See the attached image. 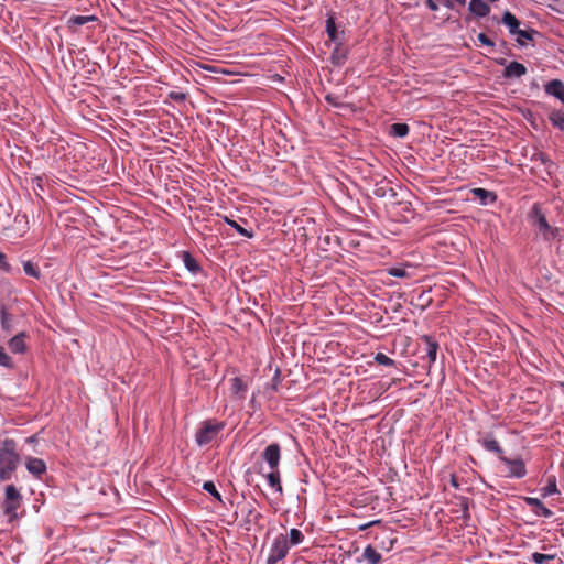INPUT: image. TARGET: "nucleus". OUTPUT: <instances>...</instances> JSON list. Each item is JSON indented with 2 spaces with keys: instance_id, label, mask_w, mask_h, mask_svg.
Instances as JSON below:
<instances>
[{
  "instance_id": "obj_42",
  "label": "nucleus",
  "mask_w": 564,
  "mask_h": 564,
  "mask_svg": "<svg viewBox=\"0 0 564 564\" xmlns=\"http://www.w3.org/2000/svg\"><path fill=\"white\" fill-rule=\"evenodd\" d=\"M370 524H366V525H361V529H366L367 527H369Z\"/></svg>"
},
{
  "instance_id": "obj_23",
  "label": "nucleus",
  "mask_w": 564,
  "mask_h": 564,
  "mask_svg": "<svg viewBox=\"0 0 564 564\" xmlns=\"http://www.w3.org/2000/svg\"><path fill=\"white\" fill-rule=\"evenodd\" d=\"M303 540H304V535L300 530H297V529L290 530L289 538H288L290 546L299 545L303 542Z\"/></svg>"
},
{
  "instance_id": "obj_41",
  "label": "nucleus",
  "mask_w": 564,
  "mask_h": 564,
  "mask_svg": "<svg viewBox=\"0 0 564 564\" xmlns=\"http://www.w3.org/2000/svg\"><path fill=\"white\" fill-rule=\"evenodd\" d=\"M35 440H36V437H35V436H30L29 438H26V442H28V443H34V442H35Z\"/></svg>"
},
{
  "instance_id": "obj_25",
  "label": "nucleus",
  "mask_w": 564,
  "mask_h": 564,
  "mask_svg": "<svg viewBox=\"0 0 564 564\" xmlns=\"http://www.w3.org/2000/svg\"><path fill=\"white\" fill-rule=\"evenodd\" d=\"M391 131L393 135L403 138L409 132V127L405 123H394L391 126Z\"/></svg>"
},
{
  "instance_id": "obj_24",
  "label": "nucleus",
  "mask_w": 564,
  "mask_h": 564,
  "mask_svg": "<svg viewBox=\"0 0 564 564\" xmlns=\"http://www.w3.org/2000/svg\"><path fill=\"white\" fill-rule=\"evenodd\" d=\"M326 31H327V34L329 36V39L333 41V42H337L339 41V35L337 33V30H336V25H335V21L333 18H329L327 20V23H326Z\"/></svg>"
},
{
  "instance_id": "obj_32",
  "label": "nucleus",
  "mask_w": 564,
  "mask_h": 564,
  "mask_svg": "<svg viewBox=\"0 0 564 564\" xmlns=\"http://www.w3.org/2000/svg\"><path fill=\"white\" fill-rule=\"evenodd\" d=\"M514 35H517V42L521 45H523L525 43V41L532 39L528 31L520 30V29Z\"/></svg>"
},
{
  "instance_id": "obj_14",
  "label": "nucleus",
  "mask_w": 564,
  "mask_h": 564,
  "mask_svg": "<svg viewBox=\"0 0 564 564\" xmlns=\"http://www.w3.org/2000/svg\"><path fill=\"white\" fill-rule=\"evenodd\" d=\"M503 24L509 29L511 34H516L519 31V20L509 11H506L502 17Z\"/></svg>"
},
{
  "instance_id": "obj_6",
  "label": "nucleus",
  "mask_w": 564,
  "mask_h": 564,
  "mask_svg": "<svg viewBox=\"0 0 564 564\" xmlns=\"http://www.w3.org/2000/svg\"><path fill=\"white\" fill-rule=\"evenodd\" d=\"M500 462L506 466V475L510 478H523L527 475V468L522 458H508L500 456Z\"/></svg>"
},
{
  "instance_id": "obj_17",
  "label": "nucleus",
  "mask_w": 564,
  "mask_h": 564,
  "mask_svg": "<svg viewBox=\"0 0 564 564\" xmlns=\"http://www.w3.org/2000/svg\"><path fill=\"white\" fill-rule=\"evenodd\" d=\"M94 21H97L96 15H73L67 20V25L68 28H73L75 25H84Z\"/></svg>"
},
{
  "instance_id": "obj_38",
  "label": "nucleus",
  "mask_w": 564,
  "mask_h": 564,
  "mask_svg": "<svg viewBox=\"0 0 564 564\" xmlns=\"http://www.w3.org/2000/svg\"><path fill=\"white\" fill-rule=\"evenodd\" d=\"M478 40L486 45H492V42L482 33L478 35Z\"/></svg>"
},
{
  "instance_id": "obj_22",
  "label": "nucleus",
  "mask_w": 564,
  "mask_h": 564,
  "mask_svg": "<svg viewBox=\"0 0 564 564\" xmlns=\"http://www.w3.org/2000/svg\"><path fill=\"white\" fill-rule=\"evenodd\" d=\"M473 192L478 198H480L481 203L485 205L494 202L496 198L494 193L486 191L484 188H475Z\"/></svg>"
},
{
  "instance_id": "obj_18",
  "label": "nucleus",
  "mask_w": 564,
  "mask_h": 564,
  "mask_svg": "<svg viewBox=\"0 0 564 564\" xmlns=\"http://www.w3.org/2000/svg\"><path fill=\"white\" fill-rule=\"evenodd\" d=\"M481 444L487 451L496 453L499 458L503 456V452L496 440L486 437L481 441Z\"/></svg>"
},
{
  "instance_id": "obj_33",
  "label": "nucleus",
  "mask_w": 564,
  "mask_h": 564,
  "mask_svg": "<svg viewBox=\"0 0 564 564\" xmlns=\"http://www.w3.org/2000/svg\"><path fill=\"white\" fill-rule=\"evenodd\" d=\"M228 224L235 228L240 235L242 236H246V237H252V234L249 232L248 230H246L245 228H242L239 224H237L235 220H228Z\"/></svg>"
},
{
  "instance_id": "obj_34",
  "label": "nucleus",
  "mask_w": 564,
  "mask_h": 564,
  "mask_svg": "<svg viewBox=\"0 0 564 564\" xmlns=\"http://www.w3.org/2000/svg\"><path fill=\"white\" fill-rule=\"evenodd\" d=\"M376 361L383 366H391L393 364V360L386 356L384 354H377Z\"/></svg>"
},
{
  "instance_id": "obj_7",
  "label": "nucleus",
  "mask_w": 564,
  "mask_h": 564,
  "mask_svg": "<svg viewBox=\"0 0 564 564\" xmlns=\"http://www.w3.org/2000/svg\"><path fill=\"white\" fill-rule=\"evenodd\" d=\"M262 457L264 462L268 464L270 470L279 469V464L281 459L280 446L278 444H270L263 451Z\"/></svg>"
},
{
  "instance_id": "obj_19",
  "label": "nucleus",
  "mask_w": 564,
  "mask_h": 564,
  "mask_svg": "<svg viewBox=\"0 0 564 564\" xmlns=\"http://www.w3.org/2000/svg\"><path fill=\"white\" fill-rule=\"evenodd\" d=\"M426 343V356L429 358L430 364L435 362L437 356L438 345L433 341L430 337H425Z\"/></svg>"
},
{
  "instance_id": "obj_9",
  "label": "nucleus",
  "mask_w": 564,
  "mask_h": 564,
  "mask_svg": "<svg viewBox=\"0 0 564 564\" xmlns=\"http://www.w3.org/2000/svg\"><path fill=\"white\" fill-rule=\"evenodd\" d=\"M524 501L528 506L535 508V513L540 517L550 518L552 516V511L547 509L540 499L533 497L524 498Z\"/></svg>"
},
{
  "instance_id": "obj_15",
  "label": "nucleus",
  "mask_w": 564,
  "mask_h": 564,
  "mask_svg": "<svg viewBox=\"0 0 564 564\" xmlns=\"http://www.w3.org/2000/svg\"><path fill=\"white\" fill-rule=\"evenodd\" d=\"M265 477L269 486L273 488L276 492L282 494L283 489L281 486L279 469L270 470V473Z\"/></svg>"
},
{
  "instance_id": "obj_30",
  "label": "nucleus",
  "mask_w": 564,
  "mask_h": 564,
  "mask_svg": "<svg viewBox=\"0 0 564 564\" xmlns=\"http://www.w3.org/2000/svg\"><path fill=\"white\" fill-rule=\"evenodd\" d=\"M388 273L392 276H397V278H406L409 276V273H408V270L406 268H403V267H394V268H390L388 270Z\"/></svg>"
},
{
  "instance_id": "obj_10",
  "label": "nucleus",
  "mask_w": 564,
  "mask_h": 564,
  "mask_svg": "<svg viewBox=\"0 0 564 564\" xmlns=\"http://www.w3.org/2000/svg\"><path fill=\"white\" fill-rule=\"evenodd\" d=\"M545 91L560 99L564 104V84L561 80L554 79L551 80L545 86Z\"/></svg>"
},
{
  "instance_id": "obj_21",
  "label": "nucleus",
  "mask_w": 564,
  "mask_h": 564,
  "mask_svg": "<svg viewBox=\"0 0 564 564\" xmlns=\"http://www.w3.org/2000/svg\"><path fill=\"white\" fill-rule=\"evenodd\" d=\"M549 119L554 127L564 132V112L553 111L550 113Z\"/></svg>"
},
{
  "instance_id": "obj_39",
  "label": "nucleus",
  "mask_w": 564,
  "mask_h": 564,
  "mask_svg": "<svg viewBox=\"0 0 564 564\" xmlns=\"http://www.w3.org/2000/svg\"><path fill=\"white\" fill-rule=\"evenodd\" d=\"M426 4L432 11H437L438 7L433 0H426Z\"/></svg>"
},
{
  "instance_id": "obj_28",
  "label": "nucleus",
  "mask_w": 564,
  "mask_h": 564,
  "mask_svg": "<svg viewBox=\"0 0 564 564\" xmlns=\"http://www.w3.org/2000/svg\"><path fill=\"white\" fill-rule=\"evenodd\" d=\"M23 270H24L25 274H28L30 276H33V278L40 276V270L32 262H29V261L24 262Z\"/></svg>"
},
{
  "instance_id": "obj_26",
  "label": "nucleus",
  "mask_w": 564,
  "mask_h": 564,
  "mask_svg": "<svg viewBox=\"0 0 564 564\" xmlns=\"http://www.w3.org/2000/svg\"><path fill=\"white\" fill-rule=\"evenodd\" d=\"M231 390L234 393L239 394L247 390V386L243 383V381L240 378L235 377L231 379Z\"/></svg>"
},
{
  "instance_id": "obj_40",
  "label": "nucleus",
  "mask_w": 564,
  "mask_h": 564,
  "mask_svg": "<svg viewBox=\"0 0 564 564\" xmlns=\"http://www.w3.org/2000/svg\"><path fill=\"white\" fill-rule=\"evenodd\" d=\"M6 264V257L0 252V267Z\"/></svg>"
},
{
  "instance_id": "obj_1",
  "label": "nucleus",
  "mask_w": 564,
  "mask_h": 564,
  "mask_svg": "<svg viewBox=\"0 0 564 564\" xmlns=\"http://www.w3.org/2000/svg\"><path fill=\"white\" fill-rule=\"evenodd\" d=\"M19 463L15 444L12 440H6L0 446V479L8 480Z\"/></svg>"
},
{
  "instance_id": "obj_8",
  "label": "nucleus",
  "mask_w": 564,
  "mask_h": 564,
  "mask_svg": "<svg viewBox=\"0 0 564 564\" xmlns=\"http://www.w3.org/2000/svg\"><path fill=\"white\" fill-rule=\"evenodd\" d=\"M28 471L34 476H41L46 470L45 463L40 458L28 457L25 460Z\"/></svg>"
},
{
  "instance_id": "obj_3",
  "label": "nucleus",
  "mask_w": 564,
  "mask_h": 564,
  "mask_svg": "<svg viewBox=\"0 0 564 564\" xmlns=\"http://www.w3.org/2000/svg\"><path fill=\"white\" fill-rule=\"evenodd\" d=\"M224 429V424L215 421L204 422L199 430L196 432V443L199 446H205L213 442L218 433Z\"/></svg>"
},
{
  "instance_id": "obj_11",
  "label": "nucleus",
  "mask_w": 564,
  "mask_h": 564,
  "mask_svg": "<svg viewBox=\"0 0 564 564\" xmlns=\"http://www.w3.org/2000/svg\"><path fill=\"white\" fill-rule=\"evenodd\" d=\"M527 73V68L523 64L518 62H511L505 69V76L508 78H519Z\"/></svg>"
},
{
  "instance_id": "obj_29",
  "label": "nucleus",
  "mask_w": 564,
  "mask_h": 564,
  "mask_svg": "<svg viewBox=\"0 0 564 564\" xmlns=\"http://www.w3.org/2000/svg\"><path fill=\"white\" fill-rule=\"evenodd\" d=\"M553 558H554V555H550V554H542V553H538V552L532 554V561L535 564H544L547 561H551Z\"/></svg>"
},
{
  "instance_id": "obj_5",
  "label": "nucleus",
  "mask_w": 564,
  "mask_h": 564,
  "mask_svg": "<svg viewBox=\"0 0 564 564\" xmlns=\"http://www.w3.org/2000/svg\"><path fill=\"white\" fill-rule=\"evenodd\" d=\"M286 535H279L274 539L268 556V564H276L285 557L290 550Z\"/></svg>"
},
{
  "instance_id": "obj_27",
  "label": "nucleus",
  "mask_w": 564,
  "mask_h": 564,
  "mask_svg": "<svg viewBox=\"0 0 564 564\" xmlns=\"http://www.w3.org/2000/svg\"><path fill=\"white\" fill-rule=\"evenodd\" d=\"M0 366L9 369L13 367L11 357L6 352L2 346H0Z\"/></svg>"
},
{
  "instance_id": "obj_37",
  "label": "nucleus",
  "mask_w": 564,
  "mask_h": 564,
  "mask_svg": "<svg viewBox=\"0 0 564 564\" xmlns=\"http://www.w3.org/2000/svg\"><path fill=\"white\" fill-rule=\"evenodd\" d=\"M443 3L447 8H453L455 3L465 4L466 0H443Z\"/></svg>"
},
{
  "instance_id": "obj_31",
  "label": "nucleus",
  "mask_w": 564,
  "mask_h": 564,
  "mask_svg": "<svg viewBox=\"0 0 564 564\" xmlns=\"http://www.w3.org/2000/svg\"><path fill=\"white\" fill-rule=\"evenodd\" d=\"M1 326L3 329L6 330H10L11 328V318H10V315L9 313L7 312V310L4 307L1 308Z\"/></svg>"
},
{
  "instance_id": "obj_20",
  "label": "nucleus",
  "mask_w": 564,
  "mask_h": 564,
  "mask_svg": "<svg viewBox=\"0 0 564 564\" xmlns=\"http://www.w3.org/2000/svg\"><path fill=\"white\" fill-rule=\"evenodd\" d=\"M541 491H542V497H544V498L558 492L557 486H556V479L554 476L547 477V485L544 488H542Z\"/></svg>"
},
{
  "instance_id": "obj_16",
  "label": "nucleus",
  "mask_w": 564,
  "mask_h": 564,
  "mask_svg": "<svg viewBox=\"0 0 564 564\" xmlns=\"http://www.w3.org/2000/svg\"><path fill=\"white\" fill-rule=\"evenodd\" d=\"M362 558L367 564H379L381 555L371 545H368L362 552Z\"/></svg>"
},
{
  "instance_id": "obj_36",
  "label": "nucleus",
  "mask_w": 564,
  "mask_h": 564,
  "mask_svg": "<svg viewBox=\"0 0 564 564\" xmlns=\"http://www.w3.org/2000/svg\"><path fill=\"white\" fill-rule=\"evenodd\" d=\"M185 264L188 270L195 271V269H196L195 261L188 254L185 256Z\"/></svg>"
},
{
  "instance_id": "obj_13",
  "label": "nucleus",
  "mask_w": 564,
  "mask_h": 564,
  "mask_svg": "<svg viewBox=\"0 0 564 564\" xmlns=\"http://www.w3.org/2000/svg\"><path fill=\"white\" fill-rule=\"evenodd\" d=\"M469 10L477 17H486L490 12L489 6L482 0H470Z\"/></svg>"
},
{
  "instance_id": "obj_12",
  "label": "nucleus",
  "mask_w": 564,
  "mask_h": 564,
  "mask_svg": "<svg viewBox=\"0 0 564 564\" xmlns=\"http://www.w3.org/2000/svg\"><path fill=\"white\" fill-rule=\"evenodd\" d=\"M24 338H25V334L24 333H20L18 335H15L14 337H12L8 345H9V349L14 352V354H21V352H24L25 351V348H26V345H25V341H24Z\"/></svg>"
},
{
  "instance_id": "obj_35",
  "label": "nucleus",
  "mask_w": 564,
  "mask_h": 564,
  "mask_svg": "<svg viewBox=\"0 0 564 564\" xmlns=\"http://www.w3.org/2000/svg\"><path fill=\"white\" fill-rule=\"evenodd\" d=\"M203 488L213 496H215L216 498L220 499V495L218 494L215 485L212 481L204 482Z\"/></svg>"
},
{
  "instance_id": "obj_2",
  "label": "nucleus",
  "mask_w": 564,
  "mask_h": 564,
  "mask_svg": "<svg viewBox=\"0 0 564 564\" xmlns=\"http://www.w3.org/2000/svg\"><path fill=\"white\" fill-rule=\"evenodd\" d=\"M533 217L536 235L545 241H553L561 238V230L557 227L551 226L541 209L535 205L533 207Z\"/></svg>"
},
{
  "instance_id": "obj_4",
  "label": "nucleus",
  "mask_w": 564,
  "mask_h": 564,
  "mask_svg": "<svg viewBox=\"0 0 564 564\" xmlns=\"http://www.w3.org/2000/svg\"><path fill=\"white\" fill-rule=\"evenodd\" d=\"M21 499L22 497L19 490L13 485H9L6 487V498L3 507L4 512L9 517L10 521L17 518V510L21 505Z\"/></svg>"
}]
</instances>
